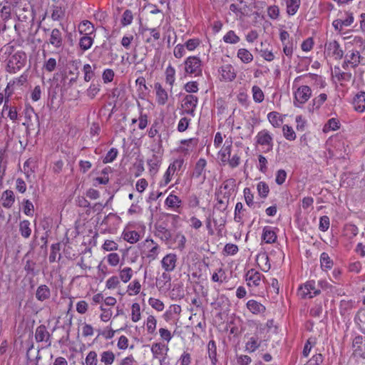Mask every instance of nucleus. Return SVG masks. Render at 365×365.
I'll use <instances>...</instances> for the list:
<instances>
[{
	"instance_id": "43",
	"label": "nucleus",
	"mask_w": 365,
	"mask_h": 365,
	"mask_svg": "<svg viewBox=\"0 0 365 365\" xmlns=\"http://www.w3.org/2000/svg\"><path fill=\"white\" fill-rule=\"evenodd\" d=\"M237 56L244 63H250L253 61V55L246 48L238 49Z\"/></svg>"
},
{
	"instance_id": "4",
	"label": "nucleus",
	"mask_w": 365,
	"mask_h": 365,
	"mask_svg": "<svg viewBox=\"0 0 365 365\" xmlns=\"http://www.w3.org/2000/svg\"><path fill=\"white\" fill-rule=\"evenodd\" d=\"M184 70L187 75L199 76L202 74V61L198 56H190L184 61Z\"/></svg>"
},
{
	"instance_id": "27",
	"label": "nucleus",
	"mask_w": 365,
	"mask_h": 365,
	"mask_svg": "<svg viewBox=\"0 0 365 365\" xmlns=\"http://www.w3.org/2000/svg\"><path fill=\"white\" fill-rule=\"evenodd\" d=\"M246 306L249 311L253 314H263L266 311L265 307L255 299L247 301Z\"/></svg>"
},
{
	"instance_id": "60",
	"label": "nucleus",
	"mask_w": 365,
	"mask_h": 365,
	"mask_svg": "<svg viewBox=\"0 0 365 365\" xmlns=\"http://www.w3.org/2000/svg\"><path fill=\"white\" fill-rule=\"evenodd\" d=\"M184 163V160L182 158H178L173 160V163H171L168 169L170 170L173 174H175V172H178L180 170Z\"/></svg>"
},
{
	"instance_id": "2",
	"label": "nucleus",
	"mask_w": 365,
	"mask_h": 365,
	"mask_svg": "<svg viewBox=\"0 0 365 365\" xmlns=\"http://www.w3.org/2000/svg\"><path fill=\"white\" fill-rule=\"evenodd\" d=\"M142 258L146 259L149 262L158 259L160 252V247L153 240L147 238L139 244Z\"/></svg>"
},
{
	"instance_id": "52",
	"label": "nucleus",
	"mask_w": 365,
	"mask_h": 365,
	"mask_svg": "<svg viewBox=\"0 0 365 365\" xmlns=\"http://www.w3.org/2000/svg\"><path fill=\"white\" fill-rule=\"evenodd\" d=\"M241 163V157L238 153H235L231 155L225 162V165H228L230 168L234 169L238 167Z\"/></svg>"
},
{
	"instance_id": "34",
	"label": "nucleus",
	"mask_w": 365,
	"mask_h": 365,
	"mask_svg": "<svg viewBox=\"0 0 365 365\" xmlns=\"http://www.w3.org/2000/svg\"><path fill=\"white\" fill-rule=\"evenodd\" d=\"M165 205L170 209L175 210L181 207L182 200L175 195L170 193L165 200Z\"/></svg>"
},
{
	"instance_id": "28",
	"label": "nucleus",
	"mask_w": 365,
	"mask_h": 365,
	"mask_svg": "<svg viewBox=\"0 0 365 365\" xmlns=\"http://www.w3.org/2000/svg\"><path fill=\"white\" fill-rule=\"evenodd\" d=\"M198 140L197 138H189L182 140L180 141L181 145L178 148V150L180 153H188L197 146Z\"/></svg>"
},
{
	"instance_id": "30",
	"label": "nucleus",
	"mask_w": 365,
	"mask_h": 365,
	"mask_svg": "<svg viewBox=\"0 0 365 365\" xmlns=\"http://www.w3.org/2000/svg\"><path fill=\"white\" fill-rule=\"evenodd\" d=\"M256 261L258 266L263 272H268L271 268L269 259L266 253H260L257 255Z\"/></svg>"
},
{
	"instance_id": "20",
	"label": "nucleus",
	"mask_w": 365,
	"mask_h": 365,
	"mask_svg": "<svg viewBox=\"0 0 365 365\" xmlns=\"http://www.w3.org/2000/svg\"><path fill=\"white\" fill-rule=\"evenodd\" d=\"M155 91L156 102L160 106H164L168 100V94L160 83L154 84Z\"/></svg>"
},
{
	"instance_id": "25",
	"label": "nucleus",
	"mask_w": 365,
	"mask_h": 365,
	"mask_svg": "<svg viewBox=\"0 0 365 365\" xmlns=\"http://www.w3.org/2000/svg\"><path fill=\"white\" fill-rule=\"evenodd\" d=\"M1 205L4 208H11L15 202L14 192L11 190H6L3 192L1 197Z\"/></svg>"
},
{
	"instance_id": "33",
	"label": "nucleus",
	"mask_w": 365,
	"mask_h": 365,
	"mask_svg": "<svg viewBox=\"0 0 365 365\" xmlns=\"http://www.w3.org/2000/svg\"><path fill=\"white\" fill-rule=\"evenodd\" d=\"M50 334L47 331L46 326L40 325L36 329L35 339L38 342L46 341L49 340Z\"/></svg>"
},
{
	"instance_id": "7",
	"label": "nucleus",
	"mask_w": 365,
	"mask_h": 365,
	"mask_svg": "<svg viewBox=\"0 0 365 365\" xmlns=\"http://www.w3.org/2000/svg\"><path fill=\"white\" fill-rule=\"evenodd\" d=\"M292 88L294 90V105L296 106L299 107L305 103L312 96V90L308 86H297L296 83L295 87H292Z\"/></svg>"
},
{
	"instance_id": "38",
	"label": "nucleus",
	"mask_w": 365,
	"mask_h": 365,
	"mask_svg": "<svg viewBox=\"0 0 365 365\" xmlns=\"http://www.w3.org/2000/svg\"><path fill=\"white\" fill-rule=\"evenodd\" d=\"M122 237L124 240L130 244L136 243L140 238L139 233L135 230H124Z\"/></svg>"
},
{
	"instance_id": "36",
	"label": "nucleus",
	"mask_w": 365,
	"mask_h": 365,
	"mask_svg": "<svg viewBox=\"0 0 365 365\" xmlns=\"http://www.w3.org/2000/svg\"><path fill=\"white\" fill-rule=\"evenodd\" d=\"M269 122L274 128H279L283 123V116L276 111L270 112L267 114Z\"/></svg>"
},
{
	"instance_id": "35",
	"label": "nucleus",
	"mask_w": 365,
	"mask_h": 365,
	"mask_svg": "<svg viewBox=\"0 0 365 365\" xmlns=\"http://www.w3.org/2000/svg\"><path fill=\"white\" fill-rule=\"evenodd\" d=\"M165 83L172 90L175 82V69L172 65H168L165 71Z\"/></svg>"
},
{
	"instance_id": "41",
	"label": "nucleus",
	"mask_w": 365,
	"mask_h": 365,
	"mask_svg": "<svg viewBox=\"0 0 365 365\" xmlns=\"http://www.w3.org/2000/svg\"><path fill=\"white\" fill-rule=\"evenodd\" d=\"M301 5V0H287V13L289 16H294L297 14Z\"/></svg>"
},
{
	"instance_id": "8",
	"label": "nucleus",
	"mask_w": 365,
	"mask_h": 365,
	"mask_svg": "<svg viewBox=\"0 0 365 365\" xmlns=\"http://www.w3.org/2000/svg\"><path fill=\"white\" fill-rule=\"evenodd\" d=\"M264 277L255 269H249L245 274L247 285L254 289L260 287L264 282Z\"/></svg>"
},
{
	"instance_id": "53",
	"label": "nucleus",
	"mask_w": 365,
	"mask_h": 365,
	"mask_svg": "<svg viewBox=\"0 0 365 365\" xmlns=\"http://www.w3.org/2000/svg\"><path fill=\"white\" fill-rule=\"evenodd\" d=\"M282 133L284 138L289 141H293L296 139L297 135L292 126L284 125L282 126Z\"/></svg>"
},
{
	"instance_id": "29",
	"label": "nucleus",
	"mask_w": 365,
	"mask_h": 365,
	"mask_svg": "<svg viewBox=\"0 0 365 365\" xmlns=\"http://www.w3.org/2000/svg\"><path fill=\"white\" fill-rule=\"evenodd\" d=\"M115 361V355L111 350L103 351L100 354V363L102 365H113Z\"/></svg>"
},
{
	"instance_id": "63",
	"label": "nucleus",
	"mask_w": 365,
	"mask_h": 365,
	"mask_svg": "<svg viewBox=\"0 0 365 365\" xmlns=\"http://www.w3.org/2000/svg\"><path fill=\"white\" fill-rule=\"evenodd\" d=\"M101 86L98 84L91 83L88 88L86 90V95L91 99L94 98L96 95L100 92Z\"/></svg>"
},
{
	"instance_id": "45",
	"label": "nucleus",
	"mask_w": 365,
	"mask_h": 365,
	"mask_svg": "<svg viewBox=\"0 0 365 365\" xmlns=\"http://www.w3.org/2000/svg\"><path fill=\"white\" fill-rule=\"evenodd\" d=\"M130 318L133 322H138L141 319L140 305L135 302L131 305Z\"/></svg>"
},
{
	"instance_id": "10",
	"label": "nucleus",
	"mask_w": 365,
	"mask_h": 365,
	"mask_svg": "<svg viewBox=\"0 0 365 365\" xmlns=\"http://www.w3.org/2000/svg\"><path fill=\"white\" fill-rule=\"evenodd\" d=\"M256 143L264 148V151L269 152L273 149V137L267 130H262L255 136Z\"/></svg>"
},
{
	"instance_id": "14",
	"label": "nucleus",
	"mask_w": 365,
	"mask_h": 365,
	"mask_svg": "<svg viewBox=\"0 0 365 365\" xmlns=\"http://www.w3.org/2000/svg\"><path fill=\"white\" fill-rule=\"evenodd\" d=\"M218 72L220 76V79L226 82L234 81L237 76L235 69L231 64L222 66L219 68Z\"/></svg>"
},
{
	"instance_id": "42",
	"label": "nucleus",
	"mask_w": 365,
	"mask_h": 365,
	"mask_svg": "<svg viewBox=\"0 0 365 365\" xmlns=\"http://www.w3.org/2000/svg\"><path fill=\"white\" fill-rule=\"evenodd\" d=\"M141 284L138 279H134L127 287L126 292L129 296H135L140 292Z\"/></svg>"
},
{
	"instance_id": "51",
	"label": "nucleus",
	"mask_w": 365,
	"mask_h": 365,
	"mask_svg": "<svg viewBox=\"0 0 365 365\" xmlns=\"http://www.w3.org/2000/svg\"><path fill=\"white\" fill-rule=\"evenodd\" d=\"M145 324L148 334H153L155 332L157 319L155 316L149 315L145 322Z\"/></svg>"
},
{
	"instance_id": "23",
	"label": "nucleus",
	"mask_w": 365,
	"mask_h": 365,
	"mask_svg": "<svg viewBox=\"0 0 365 365\" xmlns=\"http://www.w3.org/2000/svg\"><path fill=\"white\" fill-rule=\"evenodd\" d=\"M27 74L24 73L19 77L14 79L12 81H10L5 89L6 93H8V96L11 95L13 91L16 88L20 87L22 85H24L27 81Z\"/></svg>"
},
{
	"instance_id": "31",
	"label": "nucleus",
	"mask_w": 365,
	"mask_h": 365,
	"mask_svg": "<svg viewBox=\"0 0 365 365\" xmlns=\"http://www.w3.org/2000/svg\"><path fill=\"white\" fill-rule=\"evenodd\" d=\"M96 36L82 35L78 41V46L82 51L90 49L93 43Z\"/></svg>"
},
{
	"instance_id": "49",
	"label": "nucleus",
	"mask_w": 365,
	"mask_h": 365,
	"mask_svg": "<svg viewBox=\"0 0 365 365\" xmlns=\"http://www.w3.org/2000/svg\"><path fill=\"white\" fill-rule=\"evenodd\" d=\"M344 40L346 41L345 46L349 48L351 45L361 46L364 43L363 38L359 36H343Z\"/></svg>"
},
{
	"instance_id": "15",
	"label": "nucleus",
	"mask_w": 365,
	"mask_h": 365,
	"mask_svg": "<svg viewBox=\"0 0 365 365\" xmlns=\"http://www.w3.org/2000/svg\"><path fill=\"white\" fill-rule=\"evenodd\" d=\"M177 255L174 253L167 254L160 261L162 268L167 272L175 270L177 264Z\"/></svg>"
},
{
	"instance_id": "56",
	"label": "nucleus",
	"mask_w": 365,
	"mask_h": 365,
	"mask_svg": "<svg viewBox=\"0 0 365 365\" xmlns=\"http://www.w3.org/2000/svg\"><path fill=\"white\" fill-rule=\"evenodd\" d=\"M149 305L157 312H162L165 308L164 303L159 299L150 297L148 299Z\"/></svg>"
},
{
	"instance_id": "47",
	"label": "nucleus",
	"mask_w": 365,
	"mask_h": 365,
	"mask_svg": "<svg viewBox=\"0 0 365 365\" xmlns=\"http://www.w3.org/2000/svg\"><path fill=\"white\" fill-rule=\"evenodd\" d=\"M133 275V269L129 267H125L119 271V279L123 283L128 282Z\"/></svg>"
},
{
	"instance_id": "61",
	"label": "nucleus",
	"mask_w": 365,
	"mask_h": 365,
	"mask_svg": "<svg viewBox=\"0 0 365 365\" xmlns=\"http://www.w3.org/2000/svg\"><path fill=\"white\" fill-rule=\"evenodd\" d=\"M100 309L101 311V314L100 315L101 320L103 322H108L113 316V311L111 309L106 308L101 305L100 307Z\"/></svg>"
},
{
	"instance_id": "9",
	"label": "nucleus",
	"mask_w": 365,
	"mask_h": 365,
	"mask_svg": "<svg viewBox=\"0 0 365 365\" xmlns=\"http://www.w3.org/2000/svg\"><path fill=\"white\" fill-rule=\"evenodd\" d=\"M302 78H304L306 83H311L319 88H323L327 86V83L324 77L317 74L309 73L304 76H297L294 80L293 88L295 87V83L299 82Z\"/></svg>"
},
{
	"instance_id": "6",
	"label": "nucleus",
	"mask_w": 365,
	"mask_h": 365,
	"mask_svg": "<svg viewBox=\"0 0 365 365\" xmlns=\"http://www.w3.org/2000/svg\"><path fill=\"white\" fill-rule=\"evenodd\" d=\"M324 54L336 60H340L344 57V52L336 40H330L324 44Z\"/></svg>"
},
{
	"instance_id": "39",
	"label": "nucleus",
	"mask_w": 365,
	"mask_h": 365,
	"mask_svg": "<svg viewBox=\"0 0 365 365\" xmlns=\"http://www.w3.org/2000/svg\"><path fill=\"white\" fill-rule=\"evenodd\" d=\"M51 296L50 289L46 285H40L36 290V297L39 301L48 299Z\"/></svg>"
},
{
	"instance_id": "24",
	"label": "nucleus",
	"mask_w": 365,
	"mask_h": 365,
	"mask_svg": "<svg viewBox=\"0 0 365 365\" xmlns=\"http://www.w3.org/2000/svg\"><path fill=\"white\" fill-rule=\"evenodd\" d=\"M78 33L81 35L96 36V28L89 21H82L78 26Z\"/></svg>"
},
{
	"instance_id": "48",
	"label": "nucleus",
	"mask_w": 365,
	"mask_h": 365,
	"mask_svg": "<svg viewBox=\"0 0 365 365\" xmlns=\"http://www.w3.org/2000/svg\"><path fill=\"white\" fill-rule=\"evenodd\" d=\"M30 225V222L27 220H24L20 222L19 232L21 235L24 238H29L31 234Z\"/></svg>"
},
{
	"instance_id": "3",
	"label": "nucleus",
	"mask_w": 365,
	"mask_h": 365,
	"mask_svg": "<svg viewBox=\"0 0 365 365\" xmlns=\"http://www.w3.org/2000/svg\"><path fill=\"white\" fill-rule=\"evenodd\" d=\"M354 21V17L352 12L350 11H339L337 14V18L332 21V26L334 30L339 34L343 35L342 31L344 27L351 26Z\"/></svg>"
},
{
	"instance_id": "44",
	"label": "nucleus",
	"mask_w": 365,
	"mask_h": 365,
	"mask_svg": "<svg viewBox=\"0 0 365 365\" xmlns=\"http://www.w3.org/2000/svg\"><path fill=\"white\" fill-rule=\"evenodd\" d=\"M261 342L262 341L257 336L250 337L246 343V350L249 352H254L259 347Z\"/></svg>"
},
{
	"instance_id": "19",
	"label": "nucleus",
	"mask_w": 365,
	"mask_h": 365,
	"mask_svg": "<svg viewBox=\"0 0 365 365\" xmlns=\"http://www.w3.org/2000/svg\"><path fill=\"white\" fill-rule=\"evenodd\" d=\"M181 312V307L178 304H171L163 315L166 322L174 319H178Z\"/></svg>"
},
{
	"instance_id": "59",
	"label": "nucleus",
	"mask_w": 365,
	"mask_h": 365,
	"mask_svg": "<svg viewBox=\"0 0 365 365\" xmlns=\"http://www.w3.org/2000/svg\"><path fill=\"white\" fill-rule=\"evenodd\" d=\"M98 354L95 351H90L85 359L86 365H98Z\"/></svg>"
},
{
	"instance_id": "5",
	"label": "nucleus",
	"mask_w": 365,
	"mask_h": 365,
	"mask_svg": "<svg viewBox=\"0 0 365 365\" xmlns=\"http://www.w3.org/2000/svg\"><path fill=\"white\" fill-rule=\"evenodd\" d=\"M150 350L153 358L157 359L160 365H163L168 359V345L162 342H155L152 344Z\"/></svg>"
},
{
	"instance_id": "16",
	"label": "nucleus",
	"mask_w": 365,
	"mask_h": 365,
	"mask_svg": "<svg viewBox=\"0 0 365 365\" xmlns=\"http://www.w3.org/2000/svg\"><path fill=\"white\" fill-rule=\"evenodd\" d=\"M352 348L355 356L365 359V339L362 336L358 335L354 337Z\"/></svg>"
},
{
	"instance_id": "21",
	"label": "nucleus",
	"mask_w": 365,
	"mask_h": 365,
	"mask_svg": "<svg viewBox=\"0 0 365 365\" xmlns=\"http://www.w3.org/2000/svg\"><path fill=\"white\" fill-rule=\"evenodd\" d=\"M232 148V140H226L222 148L218 152V158L221 165H225V162L231 156Z\"/></svg>"
},
{
	"instance_id": "32",
	"label": "nucleus",
	"mask_w": 365,
	"mask_h": 365,
	"mask_svg": "<svg viewBox=\"0 0 365 365\" xmlns=\"http://www.w3.org/2000/svg\"><path fill=\"white\" fill-rule=\"evenodd\" d=\"M147 163L150 173L153 175H155L158 171V169L162 163V160L160 157L154 154L150 159L148 160Z\"/></svg>"
},
{
	"instance_id": "13",
	"label": "nucleus",
	"mask_w": 365,
	"mask_h": 365,
	"mask_svg": "<svg viewBox=\"0 0 365 365\" xmlns=\"http://www.w3.org/2000/svg\"><path fill=\"white\" fill-rule=\"evenodd\" d=\"M361 61L360 53L356 50H351L347 51L344 56V61L342 64L343 68L356 67Z\"/></svg>"
},
{
	"instance_id": "37",
	"label": "nucleus",
	"mask_w": 365,
	"mask_h": 365,
	"mask_svg": "<svg viewBox=\"0 0 365 365\" xmlns=\"http://www.w3.org/2000/svg\"><path fill=\"white\" fill-rule=\"evenodd\" d=\"M320 265L323 271L330 270L334 265L333 260L327 252H322L320 255Z\"/></svg>"
},
{
	"instance_id": "40",
	"label": "nucleus",
	"mask_w": 365,
	"mask_h": 365,
	"mask_svg": "<svg viewBox=\"0 0 365 365\" xmlns=\"http://www.w3.org/2000/svg\"><path fill=\"white\" fill-rule=\"evenodd\" d=\"M207 354L210 359L211 360L212 365H216L217 362V346L213 340H210L207 344Z\"/></svg>"
},
{
	"instance_id": "54",
	"label": "nucleus",
	"mask_w": 365,
	"mask_h": 365,
	"mask_svg": "<svg viewBox=\"0 0 365 365\" xmlns=\"http://www.w3.org/2000/svg\"><path fill=\"white\" fill-rule=\"evenodd\" d=\"M240 37L235 34L234 31H229L223 36V41L226 43L236 44L240 41Z\"/></svg>"
},
{
	"instance_id": "55",
	"label": "nucleus",
	"mask_w": 365,
	"mask_h": 365,
	"mask_svg": "<svg viewBox=\"0 0 365 365\" xmlns=\"http://www.w3.org/2000/svg\"><path fill=\"white\" fill-rule=\"evenodd\" d=\"M252 98L255 103H262L264 101V95L262 90L258 86H253L252 88Z\"/></svg>"
},
{
	"instance_id": "22",
	"label": "nucleus",
	"mask_w": 365,
	"mask_h": 365,
	"mask_svg": "<svg viewBox=\"0 0 365 365\" xmlns=\"http://www.w3.org/2000/svg\"><path fill=\"white\" fill-rule=\"evenodd\" d=\"M354 109L359 113L365 111V92L359 91L354 97L352 101Z\"/></svg>"
},
{
	"instance_id": "12",
	"label": "nucleus",
	"mask_w": 365,
	"mask_h": 365,
	"mask_svg": "<svg viewBox=\"0 0 365 365\" xmlns=\"http://www.w3.org/2000/svg\"><path fill=\"white\" fill-rule=\"evenodd\" d=\"M197 102L198 99L197 96L192 94L185 96L182 100V107L184 110V112L192 116H194Z\"/></svg>"
},
{
	"instance_id": "50",
	"label": "nucleus",
	"mask_w": 365,
	"mask_h": 365,
	"mask_svg": "<svg viewBox=\"0 0 365 365\" xmlns=\"http://www.w3.org/2000/svg\"><path fill=\"white\" fill-rule=\"evenodd\" d=\"M340 127V122L336 118H330L323 127V131L327 133L331 130H336Z\"/></svg>"
},
{
	"instance_id": "58",
	"label": "nucleus",
	"mask_w": 365,
	"mask_h": 365,
	"mask_svg": "<svg viewBox=\"0 0 365 365\" xmlns=\"http://www.w3.org/2000/svg\"><path fill=\"white\" fill-rule=\"evenodd\" d=\"M23 212L27 216H33L34 212V206L33 203L27 199H24L22 202Z\"/></svg>"
},
{
	"instance_id": "46",
	"label": "nucleus",
	"mask_w": 365,
	"mask_h": 365,
	"mask_svg": "<svg viewBox=\"0 0 365 365\" xmlns=\"http://www.w3.org/2000/svg\"><path fill=\"white\" fill-rule=\"evenodd\" d=\"M0 12L4 21L11 19V8L8 6L7 0H0Z\"/></svg>"
},
{
	"instance_id": "62",
	"label": "nucleus",
	"mask_w": 365,
	"mask_h": 365,
	"mask_svg": "<svg viewBox=\"0 0 365 365\" xmlns=\"http://www.w3.org/2000/svg\"><path fill=\"white\" fill-rule=\"evenodd\" d=\"M200 43L199 38H194L186 41L184 45L189 51H193L200 46Z\"/></svg>"
},
{
	"instance_id": "64",
	"label": "nucleus",
	"mask_w": 365,
	"mask_h": 365,
	"mask_svg": "<svg viewBox=\"0 0 365 365\" xmlns=\"http://www.w3.org/2000/svg\"><path fill=\"white\" fill-rule=\"evenodd\" d=\"M258 194L262 197H266L269 192L268 185L265 182H259L257 185Z\"/></svg>"
},
{
	"instance_id": "11",
	"label": "nucleus",
	"mask_w": 365,
	"mask_h": 365,
	"mask_svg": "<svg viewBox=\"0 0 365 365\" xmlns=\"http://www.w3.org/2000/svg\"><path fill=\"white\" fill-rule=\"evenodd\" d=\"M320 293V289L316 287L314 280L307 282L298 289V295L302 298H312Z\"/></svg>"
},
{
	"instance_id": "18",
	"label": "nucleus",
	"mask_w": 365,
	"mask_h": 365,
	"mask_svg": "<svg viewBox=\"0 0 365 365\" xmlns=\"http://www.w3.org/2000/svg\"><path fill=\"white\" fill-rule=\"evenodd\" d=\"M48 42L56 49L61 48L63 44V38L61 31L58 29H53L51 31Z\"/></svg>"
},
{
	"instance_id": "26",
	"label": "nucleus",
	"mask_w": 365,
	"mask_h": 365,
	"mask_svg": "<svg viewBox=\"0 0 365 365\" xmlns=\"http://www.w3.org/2000/svg\"><path fill=\"white\" fill-rule=\"evenodd\" d=\"M207 165V161L204 158H200L195 166L192 177L195 178H205V167Z\"/></svg>"
},
{
	"instance_id": "17",
	"label": "nucleus",
	"mask_w": 365,
	"mask_h": 365,
	"mask_svg": "<svg viewBox=\"0 0 365 365\" xmlns=\"http://www.w3.org/2000/svg\"><path fill=\"white\" fill-rule=\"evenodd\" d=\"M278 231V228L271 227V226H264L262 230V240L267 244H272L274 243L277 240V232Z\"/></svg>"
},
{
	"instance_id": "1",
	"label": "nucleus",
	"mask_w": 365,
	"mask_h": 365,
	"mask_svg": "<svg viewBox=\"0 0 365 365\" xmlns=\"http://www.w3.org/2000/svg\"><path fill=\"white\" fill-rule=\"evenodd\" d=\"M0 60L6 62L9 73H16L25 66L26 54L22 51H15L12 46L7 44L0 50Z\"/></svg>"
},
{
	"instance_id": "57",
	"label": "nucleus",
	"mask_w": 365,
	"mask_h": 365,
	"mask_svg": "<svg viewBox=\"0 0 365 365\" xmlns=\"http://www.w3.org/2000/svg\"><path fill=\"white\" fill-rule=\"evenodd\" d=\"M83 72L84 74L83 79L86 82H89L94 77V69L88 63L83 66Z\"/></svg>"
}]
</instances>
